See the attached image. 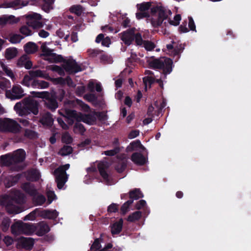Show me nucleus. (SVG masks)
<instances>
[{
    "instance_id": "4",
    "label": "nucleus",
    "mask_w": 251,
    "mask_h": 251,
    "mask_svg": "<svg viewBox=\"0 0 251 251\" xmlns=\"http://www.w3.org/2000/svg\"><path fill=\"white\" fill-rule=\"evenodd\" d=\"M150 8L153 17L149 20L153 27H158L162 25L163 21L168 18V16L162 7L155 6L151 7Z\"/></svg>"
},
{
    "instance_id": "19",
    "label": "nucleus",
    "mask_w": 251,
    "mask_h": 251,
    "mask_svg": "<svg viewBox=\"0 0 251 251\" xmlns=\"http://www.w3.org/2000/svg\"><path fill=\"white\" fill-rule=\"evenodd\" d=\"M38 215L41 216L44 219H55L58 217V212H57L56 210H39Z\"/></svg>"
},
{
    "instance_id": "5",
    "label": "nucleus",
    "mask_w": 251,
    "mask_h": 251,
    "mask_svg": "<svg viewBox=\"0 0 251 251\" xmlns=\"http://www.w3.org/2000/svg\"><path fill=\"white\" fill-rule=\"evenodd\" d=\"M173 63L171 59L164 57L153 60L150 65L154 69H162L163 74L166 75L172 72Z\"/></svg>"
},
{
    "instance_id": "1",
    "label": "nucleus",
    "mask_w": 251,
    "mask_h": 251,
    "mask_svg": "<svg viewBox=\"0 0 251 251\" xmlns=\"http://www.w3.org/2000/svg\"><path fill=\"white\" fill-rule=\"evenodd\" d=\"M39 105L36 100L26 98L24 100L23 103L21 102L16 103L14 109L21 116H27L30 113L37 115L39 113Z\"/></svg>"
},
{
    "instance_id": "7",
    "label": "nucleus",
    "mask_w": 251,
    "mask_h": 251,
    "mask_svg": "<svg viewBox=\"0 0 251 251\" xmlns=\"http://www.w3.org/2000/svg\"><path fill=\"white\" fill-rule=\"evenodd\" d=\"M61 62L63 63L62 65V67L69 74H75L82 71L80 66L77 63L75 59L72 58L65 59L63 57V60Z\"/></svg>"
},
{
    "instance_id": "34",
    "label": "nucleus",
    "mask_w": 251,
    "mask_h": 251,
    "mask_svg": "<svg viewBox=\"0 0 251 251\" xmlns=\"http://www.w3.org/2000/svg\"><path fill=\"white\" fill-rule=\"evenodd\" d=\"M141 216L142 212L140 211H136L129 215L127 218V220L130 222H134L139 220Z\"/></svg>"
},
{
    "instance_id": "43",
    "label": "nucleus",
    "mask_w": 251,
    "mask_h": 251,
    "mask_svg": "<svg viewBox=\"0 0 251 251\" xmlns=\"http://www.w3.org/2000/svg\"><path fill=\"white\" fill-rule=\"evenodd\" d=\"M132 203V200H129L125 202L121 207V213L123 215H125L128 211L130 205Z\"/></svg>"
},
{
    "instance_id": "14",
    "label": "nucleus",
    "mask_w": 251,
    "mask_h": 251,
    "mask_svg": "<svg viewBox=\"0 0 251 251\" xmlns=\"http://www.w3.org/2000/svg\"><path fill=\"white\" fill-rule=\"evenodd\" d=\"M12 199L10 198L9 195H2L0 196V208L5 207V210L9 214L13 213L10 206L11 205Z\"/></svg>"
},
{
    "instance_id": "52",
    "label": "nucleus",
    "mask_w": 251,
    "mask_h": 251,
    "mask_svg": "<svg viewBox=\"0 0 251 251\" xmlns=\"http://www.w3.org/2000/svg\"><path fill=\"white\" fill-rule=\"evenodd\" d=\"M100 54V59L101 62L103 63H110L111 62V59L110 56L104 53L103 51Z\"/></svg>"
},
{
    "instance_id": "39",
    "label": "nucleus",
    "mask_w": 251,
    "mask_h": 251,
    "mask_svg": "<svg viewBox=\"0 0 251 251\" xmlns=\"http://www.w3.org/2000/svg\"><path fill=\"white\" fill-rule=\"evenodd\" d=\"M73 148L70 146H64L59 151V154L62 156H66L73 152Z\"/></svg>"
},
{
    "instance_id": "55",
    "label": "nucleus",
    "mask_w": 251,
    "mask_h": 251,
    "mask_svg": "<svg viewBox=\"0 0 251 251\" xmlns=\"http://www.w3.org/2000/svg\"><path fill=\"white\" fill-rule=\"evenodd\" d=\"M154 105L157 108L158 112L160 113L162 111L163 109L166 106V102L164 100H163L160 103L157 101H156L154 103Z\"/></svg>"
},
{
    "instance_id": "60",
    "label": "nucleus",
    "mask_w": 251,
    "mask_h": 251,
    "mask_svg": "<svg viewBox=\"0 0 251 251\" xmlns=\"http://www.w3.org/2000/svg\"><path fill=\"white\" fill-rule=\"evenodd\" d=\"M150 14L148 12L140 11L136 13V17L137 19L140 20L144 18H149Z\"/></svg>"
},
{
    "instance_id": "41",
    "label": "nucleus",
    "mask_w": 251,
    "mask_h": 251,
    "mask_svg": "<svg viewBox=\"0 0 251 251\" xmlns=\"http://www.w3.org/2000/svg\"><path fill=\"white\" fill-rule=\"evenodd\" d=\"M151 7V3L150 2H144L141 4H137V7L140 11H146L150 9Z\"/></svg>"
},
{
    "instance_id": "40",
    "label": "nucleus",
    "mask_w": 251,
    "mask_h": 251,
    "mask_svg": "<svg viewBox=\"0 0 251 251\" xmlns=\"http://www.w3.org/2000/svg\"><path fill=\"white\" fill-rule=\"evenodd\" d=\"M127 164L125 161H119L115 166V170L119 173H123L126 167Z\"/></svg>"
},
{
    "instance_id": "25",
    "label": "nucleus",
    "mask_w": 251,
    "mask_h": 251,
    "mask_svg": "<svg viewBox=\"0 0 251 251\" xmlns=\"http://www.w3.org/2000/svg\"><path fill=\"white\" fill-rule=\"evenodd\" d=\"M24 50L27 54H33L36 52L38 49V46L34 43L28 42L24 47Z\"/></svg>"
},
{
    "instance_id": "16",
    "label": "nucleus",
    "mask_w": 251,
    "mask_h": 251,
    "mask_svg": "<svg viewBox=\"0 0 251 251\" xmlns=\"http://www.w3.org/2000/svg\"><path fill=\"white\" fill-rule=\"evenodd\" d=\"M32 62L30 60L27 54H25L21 56L18 60L17 66L18 67H25L27 70H29L32 67Z\"/></svg>"
},
{
    "instance_id": "9",
    "label": "nucleus",
    "mask_w": 251,
    "mask_h": 251,
    "mask_svg": "<svg viewBox=\"0 0 251 251\" xmlns=\"http://www.w3.org/2000/svg\"><path fill=\"white\" fill-rule=\"evenodd\" d=\"M26 24L28 26L32 27L33 29L41 28L43 27V24L40 21L42 16L40 14L33 13L28 15L26 16Z\"/></svg>"
},
{
    "instance_id": "17",
    "label": "nucleus",
    "mask_w": 251,
    "mask_h": 251,
    "mask_svg": "<svg viewBox=\"0 0 251 251\" xmlns=\"http://www.w3.org/2000/svg\"><path fill=\"white\" fill-rule=\"evenodd\" d=\"M36 234L39 236H42L48 233L50 230L49 225L45 221H41L35 225Z\"/></svg>"
},
{
    "instance_id": "22",
    "label": "nucleus",
    "mask_w": 251,
    "mask_h": 251,
    "mask_svg": "<svg viewBox=\"0 0 251 251\" xmlns=\"http://www.w3.org/2000/svg\"><path fill=\"white\" fill-rule=\"evenodd\" d=\"M55 176V182L57 183V188L59 189H61L65 183L68 180V175L62 174L61 173H54Z\"/></svg>"
},
{
    "instance_id": "54",
    "label": "nucleus",
    "mask_w": 251,
    "mask_h": 251,
    "mask_svg": "<svg viewBox=\"0 0 251 251\" xmlns=\"http://www.w3.org/2000/svg\"><path fill=\"white\" fill-rule=\"evenodd\" d=\"M73 138L68 133H65L62 136V141L63 143L67 144H71L73 142Z\"/></svg>"
},
{
    "instance_id": "61",
    "label": "nucleus",
    "mask_w": 251,
    "mask_h": 251,
    "mask_svg": "<svg viewBox=\"0 0 251 251\" xmlns=\"http://www.w3.org/2000/svg\"><path fill=\"white\" fill-rule=\"evenodd\" d=\"M52 70L57 72L58 74L61 76L65 75V70L63 67H61L57 65H54L52 67Z\"/></svg>"
},
{
    "instance_id": "56",
    "label": "nucleus",
    "mask_w": 251,
    "mask_h": 251,
    "mask_svg": "<svg viewBox=\"0 0 251 251\" xmlns=\"http://www.w3.org/2000/svg\"><path fill=\"white\" fill-rule=\"evenodd\" d=\"M181 19V15L180 14H176L174 18V21L169 19V23L171 25L177 26L179 24Z\"/></svg>"
},
{
    "instance_id": "18",
    "label": "nucleus",
    "mask_w": 251,
    "mask_h": 251,
    "mask_svg": "<svg viewBox=\"0 0 251 251\" xmlns=\"http://www.w3.org/2000/svg\"><path fill=\"white\" fill-rule=\"evenodd\" d=\"M52 115L49 112H46L41 115L39 122L44 126L51 127L53 124Z\"/></svg>"
},
{
    "instance_id": "38",
    "label": "nucleus",
    "mask_w": 251,
    "mask_h": 251,
    "mask_svg": "<svg viewBox=\"0 0 251 251\" xmlns=\"http://www.w3.org/2000/svg\"><path fill=\"white\" fill-rule=\"evenodd\" d=\"M11 223V220L7 217H3L1 224V229L3 232H6L9 228Z\"/></svg>"
},
{
    "instance_id": "30",
    "label": "nucleus",
    "mask_w": 251,
    "mask_h": 251,
    "mask_svg": "<svg viewBox=\"0 0 251 251\" xmlns=\"http://www.w3.org/2000/svg\"><path fill=\"white\" fill-rule=\"evenodd\" d=\"M49 83L47 81L41 80H34L31 83L33 87H38L41 89H45L49 87Z\"/></svg>"
},
{
    "instance_id": "33",
    "label": "nucleus",
    "mask_w": 251,
    "mask_h": 251,
    "mask_svg": "<svg viewBox=\"0 0 251 251\" xmlns=\"http://www.w3.org/2000/svg\"><path fill=\"white\" fill-rule=\"evenodd\" d=\"M21 243L25 248L31 249L34 245V240L31 238L23 237L21 239Z\"/></svg>"
},
{
    "instance_id": "37",
    "label": "nucleus",
    "mask_w": 251,
    "mask_h": 251,
    "mask_svg": "<svg viewBox=\"0 0 251 251\" xmlns=\"http://www.w3.org/2000/svg\"><path fill=\"white\" fill-rule=\"evenodd\" d=\"M32 201L36 205H42L46 201V198L43 195L37 194L34 196H32Z\"/></svg>"
},
{
    "instance_id": "11",
    "label": "nucleus",
    "mask_w": 251,
    "mask_h": 251,
    "mask_svg": "<svg viewBox=\"0 0 251 251\" xmlns=\"http://www.w3.org/2000/svg\"><path fill=\"white\" fill-rule=\"evenodd\" d=\"M73 104V101L71 100H67L64 102L65 109L63 110V113L60 114L66 117L67 119H70L73 118L77 122H78V117L79 116V112L77 113L75 110L70 109L67 108V105Z\"/></svg>"
},
{
    "instance_id": "35",
    "label": "nucleus",
    "mask_w": 251,
    "mask_h": 251,
    "mask_svg": "<svg viewBox=\"0 0 251 251\" xmlns=\"http://www.w3.org/2000/svg\"><path fill=\"white\" fill-rule=\"evenodd\" d=\"M70 11L78 16H81L84 11L83 7L80 5H73L71 7Z\"/></svg>"
},
{
    "instance_id": "20",
    "label": "nucleus",
    "mask_w": 251,
    "mask_h": 251,
    "mask_svg": "<svg viewBox=\"0 0 251 251\" xmlns=\"http://www.w3.org/2000/svg\"><path fill=\"white\" fill-rule=\"evenodd\" d=\"M21 188L24 192L31 197L38 194L37 190L35 188L34 184L30 182L24 183L22 184Z\"/></svg>"
},
{
    "instance_id": "12",
    "label": "nucleus",
    "mask_w": 251,
    "mask_h": 251,
    "mask_svg": "<svg viewBox=\"0 0 251 251\" xmlns=\"http://www.w3.org/2000/svg\"><path fill=\"white\" fill-rule=\"evenodd\" d=\"M10 198L12 199L11 205L10 206L11 210L13 211V214H18L21 212L20 208L15 205L14 203H21L23 202L24 201L23 195L18 192L14 194L13 196H10Z\"/></svg>"
},
{
    "instance_id": "21",
    "label": "nucleus",
    "mask_w": 251,
    "mask_h": 251,
    "mask_svg": "<svg viewBox=\"0 0 251 251\" xmlns=\"http://www.w3.org/2000/svg\"><path fill=\"white\" fill-rule=\"evenodd\" d=\"M131 160L135 164L139 166H143L145 165L147 162L145 157L141 153L134 152L131 156Z\"/></svg>"
},
{
    "instance_id": "64",
    "label": "nucleus",
    "mask_w": 251,
    "mask_h": 251,
    "mask_svg": "<svg viewBox=\"0 0 251 251\" xmlns=\"http://www.w3.org/2000/svg\"><path fill=\"white\" fill-rule=\"evenodd\" d=\"M48 201L47 204H50L52 201L56 198V195L54 192L49 191L47 193Z\"/></svg>"
},
{
    "instance_id": "27",
    "label": "nucleus",
    "mask_w": 251,
    "mask_h": 251,
    "mask_svg": "<svg viewBox=\"0 0 251 251\" xmlns=\"http://www.w3.org/2000/svg\"><path fill=\"white\" fill-rule=\"evenodd\" d=\"M123 220L121 218L118 222H115L111 226V231L112 235L119 234L122 230Z\"/></svg>"
},
{
    "instance_id": "44",
    "label": "nucleus",
    "mask_w": 251,
    "mask_h": 251,
    "mask_svg": "<svg viewBox=\"0 0 251 251\" xmlns=\"http://www.w3.org/2000/svg\"><path fill=\"white\" fill-rule=\"evenodd\" d=\"M39 209L38 208L35 209L32 212H31L28 214L26 215L24 218V221H27V220H31L33 221L34 220L36 217V214L39 213Z\"/></svg>"
},
{
    "instance_id": "36",
    "label": "nucleus",
    "mask_w": 251,
    "mask_h": 251,
    "mask_svg": "<svg viewBox=\"0 0 251 251\" xmlns=\"http://www.w3.org/2000/svg\"><path fill=\"white\" fill-rule=\"evenodd\" d=\"M28 176L31 181H37L40 179L41 176L37 170H33L28 173Z\"/></svg>"
},
{
    "instance_id": "23",
    "label": "nucleus",
    "mask_w": 251,
    "mask_h": 251,
    "mask_svg": "<svg viewBox=\"0 0 251 251\" xmlns=\"http://www.w3.org/2000/svg\"><path fill=\"white\" fill-rule=\"evenodd\" d=\"M24 223L22 221H18L12 224L11 226L12 233L14 234H23Z\"/></svg>"
},
{
    "instance_id": "53",
    "label": "nucleus",
    "mask_w": 251,
    "mask_h": 251,
    "mask_svg": "<svg viewBox=\"0 0 251 251\" xmlns=\"http://www.w3.org/2000/svg\"><path fill=\"white\" fill-rule=\"evenodd\" d=\"M100 239L101 240L100 238H96L95 239L90 248L91 251H93L94 250H95V251H96L99 250L101 248Z\"/></svg>"
},
{
    "instance_id": "15",
    "label": "nucleus",
    "mask_w": 251,
    "mask_h": 251,
    "mask_svg": "<svg viewBox=\"0 0 251 251\" xmlns=\"http://www.w3.org/2000/svg\"><path fill=\"white\" fill-rule=\"evenodd\" d=\"M78 122H83L89 125H93L96 122L94 112L92 114H83L79 112Z\"/></svg>"
},
{
    "instance_id": "45",
    "label": "nucleus",
    "mask_w": 251,
    "mask_h": 251,
    "mask_svg": "<svg viewBox=\"0 0 251 251\" xmlns=\"http://www.w3.org/2000/svg\"><path fill=\"white\" fill-rule=\"evenodd\" d=\"M70 167L69 164H66L64 165H61L56 169L54 172V173H61L62 174H64L66 175H68L66 173V170L69 169Z\"/></svg>"
},
{
    "instance_id": "58",
    "label": "nucleus",
    "mask_w": 251,
    "mask_h": 251,
    "mask_svg": "<svg viewBox=\"0 0 251 251\" xmlns=\"http://www.w3.org/2000/svg\"><path fill=\"white\" fill-rule=\"evenodd\" d=\"M120 151L121 150H118V148H116L113 150L104 151V154L107 156H112L120 152Z\"/></svg>"
},
{
    "instance_id": "51",
    "label": "nucleus",
    "mask_w": 251,
    "mask_h": 251,
    "mask_svg": "<svg viewBox=\"0 0 251 251\" xmlns=\"http://www.w3.org/2000/svg\"><path fill=\"white\" fill-rule=\"evenodd\" d=\"M28 75L30 76L32 79L36 77H43V72L40 70L29 71H28Z\"/></svg>"
},
{
    "instance_id": "32",
    "label": "nucleus",
    "mask_w": 251,
    "mask_h": 251,
    "mask_svg": "<svg viewBox=\"0 0 251 251\" xmlns=\"http://www.w3.org/2000/svg\"><path fill=\"white\" fill-rule=\"evenodd\" d=\"M80 122H77L75 124L73 127V130L75 133H79L81 135H83L86 131V128Z\"/></svg>"
},
{
    "instance_id": "10",
    "label": "nucleus",
    "mask_w": 251,
    "mask_h": 251,
    "mask_svg": "<svg viewBox=\"0 0 251 251\" xmlns=\"http://www.w3.org/2000/svg\"><path fill=\"white\" fill-rule=\"evenodd\" d=\"M7 98L11 100H19L25 96L24 90L20 85H14L10 90H7L5 93Z\"/></svg>"
},
{
    "instance_id": "13",
    "label": "nucleus",
    "mask_w": 251,
    "mask_h": 251,
    "mask_svg": "<svg viewBox=\"0 0 251 251\" xmlns=\"http://www.w3.org/2000/svg\"><path fill=\"white\" fill-rule=\"evenodd\" d=\"M135 28L132 27L121 33V39L126 46H129L133 41Z\"/></svg>"
},
{
    "instance_id": "28",
    "label": "nucleus",
    "mask_w": 251,
    "mask_h": 251,
    "mask_svg": "<svg viewBox=\"0 0 251 251\" xmlns=\"http://www.w3.org/2000/svg\"><path fill=\"white\" fill-rule=\"evenodd\" d=\"M138 148L143 150L145 149V148L142 145L139 140H136L131 142L127 147L126 150L128 152H131Z\"/></svg>"
},
{
    "instance_id": "50",
    "label": "nucleus",
    "mask_w": 251,
    "mask_h": 251,
    "mask_svg": "<svg viewBox=\"0 0 251 251\" xmlns=\"http://www.w3.org/2000/svg\"><path fill=\"white\" fill-rule=\"evenodd\" d=\"M184 49V46L182 44H175V48L173 50L174 56L179 55Z\"/></svg>"
},
{
    "instance_id": "8",
    "label": "nucleus",
    "mask_w": 251,
    "mask_h": 251,
    "mask_svg": "<svg viewBox=\"0 0 251 251\" xmlns=\"http://www.w3.org/2000/svg\"><path fill=\"white\" fill-rule=\"evenodd\" d=\"M42 50L43 52V55L46 58V60L51 63H61L63 60V56L61 55L57 54L52 52L53 50L50 49L46 46H42Z\"/></svg>"
},
{
    "instance_id": "6",
    "label": "nucleus",
    "mask_w": 251,
    "mask_h": 251,
    "mask_svg": "<svg viewBox=\"0 0 251 251\" xmlns=\"http://www.w3.org/2000/svg\"><path fill=\"white\" fill-rule=\"evenodd\" d=\"M21 126L15 120L9 118H0V131L16 133L20 131Z\"/></svg>"
},
{
    "instance_id": "57",
    "label": "nucleus",
    "mask_w": 251,
    "mask_h": 251,
    "mask_svg": "<svg viewBox=\"0 0 251 251\" xmlns=\"http://www.w3.org/2000/svg\"><path fill=\"white\" fill-rule=\"evenodd\" d=\"M20 32L25 36H29L32 34V31L26 25H23L20 28Z\"/></svg>"
},
{
    "instance_id": "46",
    "label": "nucleus",
    "mask_w": 251,
    "mask_h": 251,
    "mask_svg": "<svg viewBox=\"0 0 251 251\" xmlns=\"http://www.w3.org/2000/svg\"><path fill=\"white\" fill-rule=\"evenodd\" d=\"M21 176V175L18 174L15 176L11 177L10 179L9 180V182L8 183L6 186L10 187L15 185L20 179Z\"/></svg>"
},
{
    "instance_id": "62",
    "label": "nucleus",
    "mask_w": 251,
    "mask_h": 251,
    "mask_svg": "<svg viewBox=\"0 0 251 251\" xmlns=\"http://www.w3.org/2000/svg\"><path fill=\"white\" fill-rule=\"evenodd\" d=\"M2 68L3 71L4 72L5 74L8 76L10 77L11 78H12L14 76V75L12 71V70L7 67L6 65L4 64L2 65Z\"/></svg>"
},
{
    "instance_id": "42",
    "label": "nucleus",
    "mask_w": 251,
    "mask_h": 251,
    "mask_svg": "<svg viewBox=\"0 0 251 251\" xmlns=\"http://www.w3.org/2000/svg\"><path fill=\"white\" fill-rule=\"evenodd\" d=\"M23 38L24 37L20 34H14L10 36L9 41L12 44H17L20 43Z\"/></svg>"
},
{
    "instance_id": "49",
    "label": "nucleus",
    "mask_w": 251,
    "mask_h": 251,
    "mask_svg": "<svg viewBox=\"0 0 251 251\" xmlns=\"http://www.w3.org/2000/svg\"><path fill=\"white\" fill-rule=\"evenodd\" d=\"M143 46L148 51H151L155 48V45L154 43L148 40L144 41Z\"/></svg>"
},
{
    "instance_id": "48",
    "label": "nucleus",
    "mask_w": 251,
    "mask_h": 251,
    "mask_svg": "<svg viewBox=\"0 0 251 251\" xmlns=\"http://www.w3.org/2000/svg\"><path fill=\"white\" fill-rule=\"evenodd\" d=\"M94 114L100 121L104 122L108 119V116L104 112L94 111Z\"/></svg>"
},
{
    "instance_id": "63",
    "label": "nucleus",
    "mask_w": 251,
    "mask_h": 251,
    "mask_svg": "<svg viewBox=\"0 0 251 251\" xmlns=\"http://www.w3.org/2000/svg\"><path fill=\"white\" fill-rule=\"evenodd\" d=\"M88 52L90 57H95L97 56L98 55L100 54V53H102V50H100L97 49H90L88 50Z\"/></svg>"
},
{
    "instance_id": "3",
    "label": "nucleus",
    "mask_w": 251,
    "mask_h": 251,
    "mask_svg": "<svg viewBox=\"0 0 251 251\" xmlns=\"http://www.w3.org/2000/svg\"><path fill=\"white\" fill-rule=\"evenodd\" d=\"M25 158V152L24 149H18L12 153H8L0 156V161L2 165L10 166L24 161Z\"/></svg>"
},
{
    "instance_id": "31",
    "label": "nucleus",
    "mask_w": 251,
    "mask_h": 251,
    "mask_svg": "<svg viewBox=\"0 0 251 251\" xmlns=\"http://www.w3.org/2000/svg\"><path fill=\"white\" fill-rule=\"evenodd\" d=\"M17 53L18 51L16 48H9L5 50V57L7 60H10L16 57Z\"/></svg>"
},
{
    "instance_id": "24",
    "label": "nucleus",
    "mask_w": 251,
    "mask_h": 251,
    "mask_svg": "<svg viewBox=\"0 0 251 251\" xmlns=\"http://www.w3.org/2000/svg\"><path fill=\"white\" fill-rule=\"evenodd\" d=\"M108 165L106 162H101L98 165V169L100 172V176L102 177L104 179H108V175L106 171V170L108 168Z\"/></svg>"
},
{
    "instance_id": "47",
    "label": "nucleus",
    "mask_w": 251,
    "mask_h": 251,
    "mask_svg": "<svg viewBox=\"0 0 251 251\" xmlns=\"http://www.w3.org/2000/svg\"><path fill=\"white\" fill-rule=\"evenodd\" d=\"M135 40V44L137 46H142L144 44L145 40H143L141 34L139 32L134 34L133 41Z\"/></svg>"
},
{
    "instance_id": "26",
    "label": "nucleus",
    "mask_w": 251,
    "mask_h": 251,
    "mask_svg": "<svg viewBox=\"0 0 251 251\" xmlns=\"http://www.w3.org/2000/svg\"><path fill=\"white\" fill-rule=\"evenodd\" d=\"M143 197V194L139 188H134L129 192V198L132 200V202L134 200H137Z\"/></svg>"
},
{
    "instance_id": "2",
    "label": "nucleus",
    "mask_w": 251,
    "mask_h": 251,
    "mask_svg": "<svg viewBox=\"0 0 251 251\" xmlns=\"http://www.w3.org/2000/svg\"><path fill=\"white\" fill-rule=\"evenodd\" d=\"M31 94L34 97L42 99L44 106L51 111L54 112L58 108V103L57 101V94L55 92L33 91Z\"/></svg>"
},
{
    "instance_id": "29",
    "label": "nucleus",
    "mask_w": 251,
    "mask_h": 251,
    "mask_svg": "<svg viewBox=\"0 0 251 251\" xmlns=\"http://www.w3.org/2000/svg\"><path fill=\"white\" fill-rule=\"evenodd\" d=\"M35 231V225L32 223H24L23 234L31 235Z\"/></svg>"
},
{
    "instance_id": "59",
    "label": "nucleus",
    "mask_w": 251,
    "mask_h": 251,
    "mask_svg": "<svg viewBox=\"0 0 251 251\" xmlns=\"http://www.w3.org/2000/svg\"><path fill=\"white\" fill-rule=\"evenodd\" d=\"M32 80V79L30 76H29L28 75H25L24 76L21 83L23 85L29 87L30 85V81Z\"/></svg>"
}]
</instances>
